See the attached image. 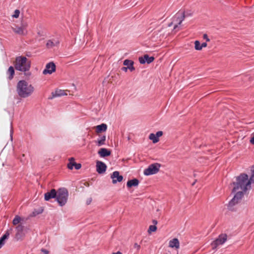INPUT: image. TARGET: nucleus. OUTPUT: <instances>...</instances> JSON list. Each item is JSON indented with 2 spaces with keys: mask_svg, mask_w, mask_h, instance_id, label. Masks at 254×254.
Masks as SVG:
<instances>
[{
  "mask_svg": "<svg viewBox=\"0 0 254 254\" xmlns=\"http://www.w3.org/2000/svg\"><path fill=\"white\" fill-rule=\"evenodd\" d=\"M254 183V180L249 178L248 175L242 173L236 177L235 180L233 182V191H240L246 193L251 188V184Z\"/></svg>",
  "mask_w": 254,
  "mask_h": 254,
  "instance_id": "1",
  "label": "nucleus"
},
{
  "mask_svg": "<svg viewBox=\"0 0 254 254\" xmlns=\"http://www.w3.org/2000/svg\"><path fill=\"white\" fill-rule=\"evenodd\" d=\"M34 87L24 80H20L17 84V92L22 98H26L33 93Z\"/></svg>",
  "mask_w": 254,
  "mask_h": 254,
  "instance_id": "2",
  "label": "nucleus"
},
{
  "mask_svg": "<svg viewBox=\"0 0 254 254\" xmlns=\"http://www.w3.org/2000/svg\"><path fill=\"white\" fill-rule=\"evenodd\" d=\"M31 63L25 57L19 56L15 60V68L16 69L26 71L30 68Z\"/></svg>",
  "mask_w": 254,
  "mask_h": 254,
  "instance_id": "3",
  "label": "nucleus"
},
{
  "mask_svg": "<svg viewBox=\"0 0 254 254\" xmlns=\"http://www.w3.org/2000/svg\"><path fill=\"white\" fill-rule=\"evenodd\" d=\"M68 191L65 188H61L57 191L56 199L61 206L65 204L68 198Z\"/></svg>",
  "mask_w": 254,
  "mask_h": 254,
  "instance_id": "4",
  "label": "nucleus"
},
{
  "mask_svg": "<svg viewBox=\"0 0 254 254\" xmlns=\"http://www.w3.org/2000/svg\"><path fill=\"white\" fill-rule=\"evenodd\" d=\"M232 192L236 193V194L228 204V208L229 209L231 210L235 204L238 203L241 201L245 193L240 191L232 190Z\"/></svg>",
  "mask_w": 254,
  "mask_h": 254,
  "instance_id": "5",
  "label": "nucleus"
},
{
  "mask_svg": "<svg viewBox=\"0 0 254 254\" xmlns=\"http://www.w3.org/2000/svg\"><path fill=\"white\" fill-rule=\"evenodd\" d=\"M160 167V165L158 163L152 164L144 170V174L146 176L155 174L159 172Z\"/></svg>",
  "mask_w": 254,
  "mask_h": 254,
  "instance_id": "6",
  "label": "nucleus"
},
{
  "mask_svg": "<svg viewBox=\"0 0 254 254\" xmlns=\"http://www.w3.org/2000/svg\"><path fill=\"white\" fill-rule=\"evenodd\" d=\"M27 24L26 23H22L21 26L15 25L14 27H12V30L17 34L25 35L27 33Z\"/></svg>",
  "mask_w": 254,
  "mask_h": 254,
  "instance_id": "7",
  "label": "nucleus"
},
{
  "mask_svg": "<svg viewBox=\"0 0 254 254\" xmlns=\"http://www.w3.org/2000/svg\"><path fill=\"white\" fill-rule=\"evenodd\" d=\"M227 239V236L226 234H221L219 237L211 243L213 249H216L218 246L224 244Z\"/></svg>",
  "mask_w": 254,
  "mask_h": 254,
  "instance_id": "8",
  "label": "nucleus"
},
{
  "mask_svg": "<svg viewBox=\"0 0 254 254\" xmlns=\"http://www.w3.org/2000/svg\"><path fill=\"white\" fill-rule=\"evenodd\" d=\"M56 65L53 62L49 63L46 65V68L43 71V74L44 75L51 74L56 71Z\"/></svg>",
  "mask_w": 254,
  "mask_h": 254,
  "instance_id": "9",
  "label": "nucleus"
},
{
  "mask_svg": "<svg viewBox=\"0 0 254 254\" xmlns=\"http://www.w3.org/2000/svg\"><path fill=\"white\" fill-rule=\"evenodd\" d=\"M185 17V12H178L175 17V21L177 22V24H175L174 27V30H176L178 27L179 25H180L182 21L184 20Z\"/></svg>",
  "mask_w": 254,
  "mask_h": 254,
  "instance_id": "10",
  "label": "nucleus"
},
{
  "mask_svg": "<svg viewBox=\"0 0 254 254\" xmlns=\"http://www.w3.org/2000/svg\"><path fill=\"white\" fill-rule=\"evenodd\" d=\"M111 178L112 179V183L114 184H116L117 182H121L123 180V177L120 175L118 171L114 172L111 175Z\"/></svg>",
  "mask_w": 254,
  "mask_h": 254,
  "instance_id": "11",
  "label": "nucleus"
},
{
  "mask_svg": "<svg viewBox=\"0 0 254 254\" xmlns=\"http://www.w3.org/2000/svg\"><path fill=\"white\" fill-rule=\"evenodd\" d=\"M124 65H129V66L122 67V69L126 72L127 71V70L128 69H129L130 71H132L134 70V69H135V68L133 66V62H132L131 60H125L124 61Z\"/></svg>",
  "mask_w": 254,
  "mask_h": 254,
  "instance_id": "12",
  "label": "nucleus"
},
{
  "mask_svg": "<svg viewBox=\"0 0 254 254\" xmlns=\"http://www.w3.org/2000/svg\"><path fill=\"white\" fill-rule=\"evenodd\" d=\"M107 166L105 163L98 161L96 163V170L99 174H103L106 170Z\"/></svg>",
  "mask_w": 254,
  "mask_h": 254,
  "instance_id": "13",
  "label": "nucleus"
},
{
  "mask_svg": "<svg viewBox=\"0 0 254 254\" xmlns=\"http://www.w3.org/2000/svg\"><path fill=\"white\" fill-rule=\"evenodd\" d=\"M154 60V58L153 57H149L148 55H144L143 57L139 58V61L141 64H144L145 63L150 64Z\"/></svg>",
  "mask_w": 254,
  "mask_h": 254,
  "instance_id": "14",
  "label": "nucleus"
},
{
  "mask_svg": "<svg viewBox=\"0 0 254 254\" xmlns=\"http://www.w3.org/2000/svg\"><path fill=\"white\" fill-rule=\"evenodd\" d=\"M69 163L67 164V167L69 169L72 170L73 166L76 170H78L81 167V165L79 163H76L74 162V159L73 158H70L69 159Z\"/></svg>",
  "mask_w": 254,
  "mask_h": 254,
  "instance_id": "15",
  "label": "nucleus"
},
{
  "mask_svg": "<svg viewBox=\"0 0 254 254\" xmlns=\"http://www.w3.org/2000/svg\"><path fill=\"white\" fill-rule=\"evenodd\" d=\"M57 196V191L55 189L51 190L50 191H48L44 194L45 200L48 201L51 198H55Z\"/></svg>",
  "mask_w": 254,
  "mask_h": 254,
  "instance_id": "16",
  "label": "nucleus"
},
{
  "mask_svg": "<svg viewBox=\"0 0 254 254\" xmlns=\"http://www.w3.org/2000/svg\"><path fill=\"white\" fill-rule=\"evenodd\" d=\"M169 247L178 250L180 248V242L177 238H173L169 242Z\"/></svg>",
  "mask_w": 254,
  "mask_h": 254,
  "instance_id": "17",
  "label": "nucleus"
},
{
  "mask_svg": "<svg viewBox=\"0 0 254 254\" xmlns=\"http://www.w3.org/2000/svg\"><path fill=\"white\" fill-rule=\"evenodd\" d=\"M98 153L100 157H105L110 156L111 154V152L110 150L106 148H102L99 149V150L98 152Z\"/></svg>",
  "mask_w": 254,
  "mask_h": 254,
  "instance_id": "18",
  "label": "nucleus"
},
{
  "mask_svg": "<svg viewBox=\"0 0 254 254\" xmlns=\"http://www.w3.org/2000/svg\"><path fill=\"white\" fill-rule=\"evenodd\" d=\"M139 184V181L137 179H133L127 181V186L129 188L132 187H137Z\"/></svg>",
  "mask_w": 254,
  "mask_h": 254,
  "instance_id": "19",
  "label": "nucleus"
},
{
  "mask_svg": "<svg viewBox=\"0 0 254 254\" xmlns=\"http://www.w3.org/2000/svg\"><path fill=\"white\" fill-rule=\"evenodd\" d=\"M95 128L96 129V132L99 133L102 131H105L107 129V126L105 124H102L101 125L96 126Z\"/></svg>",
  "mask_w": 254,
  "mask_h": 254,
  "instance_id": "20",
  "label": "nucleus"
},
{
  "mask_svg": "<svg viewBox=\"0 0 254 254\" xmlns=\"http://www.w3.org/2000/svg\"><path fill=\"white\" fill-rule=\"evenodd\" d=\"M52 94L53 98L67 95L64 90L61 89L57 90L55 92H52Z\"/></svg>",
  "mask_w": 254,
  "mask_h": 254,
  "instance_id": "21",
  "label": "nucleus"
},
{
  "mask_svg": "<svg viewBox=\"0 0 254 254\" xmlns=\"http://www.w3.org/2000/svg\"><path fill=\"white\" fill-rule=\"evenodd\" d=\"M59 44L58 40H48L47 42L46 46L48 48H52L53 47L57 46Z\"/></svg>",
  "mask_w": 254,
  "mask_h": 254,
  "instance_id": "22",
  "label": "nucleus"
},
{
  "mask_svg": "<svg viewBox=\"0 0 254 254\" xmlns=\"http://www.w3.org/2000/svg\"><path fill=\"white\" fill-rule=\"evenodd\" d=\"M106 138V137L105 135H103L100 138H98L96 141H95L96 145L98 146H101L105 144Z\"/></svg>",
  "mask_w": 254,
  "mask_h": 254,
  "instance_id": "23",
  "label": "nucleus"
},
{
  "mask_svg": "<svg viewBox=\"0 0 254 254\" xmlns=\"http://www.w3.org/2000/svg\"><path fill=\"white\" fill-rule=\"evenodd\" d=\"M7 75H8V78L9 79L11 80L12 79V78L13 77V76L14 75V68L12 67V66H10L7 71V72H6Z\"/></svg>",
  "mask_w": 254,
  "mask_h": 254,
  "instance_id": "24",
  "label": "nucleus"
},
{
  "mask_svg": "<svg viewBox=\"0 0 254 254\" xmlns=\"http://www.w3.org/2000/svg\"><path fill=\"white\" fill-rule=\"evenodd\" d=\"M9 234L8 232H6L5 234H4L2 237L0 239V249L4 245L5 239H7Z\"/></svg>",
  "mask_w": 254,
  "mask_h": 254,
  "instance_id": "25",
  "label": "nucleus"
},
{
  "mask_svg": "<svg viewBox=\"0 0 254 254\" xmlns=\"http://www.w3.org/2000/svg\"><path fill=\"white\" fill-rule=\"evenodd\" d=\"M25 236V234L23 232H16L15 234V239L18 240H22Z\"/></svg>",
  "mask_w": 254,
  "mask_h": 254,
  "instance_id": "26",
  "label": "nucleus"
},
{
  "mask_svg": "<svg viewBox=\"0 0 254 254\" xmlns=\"http://www.w3.org/2000/svg\"><path fill=\"white\" fill-rule=\"evenodd\" d=\"M149 138L152 140V142L154 143H157L159 141V138H158L156 135L154 133H151L150 134L149 136Z\"/></svg>",
  "mask_w": 254,
  "mask_h": 254,
  "instance_id": "27",
  "label": "nucleus"
},
{
  "mask_svg": "<svg viewBox=\"0 0 254 254\" xmlns=\"http://www.w3.org/2000/svg\"><path fill=\"white\" fill-rule=\"evenodd\" d=\"M21 221V217L18 215H16L12 221V223L14 225H16Z\"/></svg>",
  "mask_w": 254,
  "mask_h": 254,
  "instance_id": "28",
  "label": "nucleus"
},
{
  "mask_svg": "<svg viewBox=\"0 0 254 254\" xmlns=\"http://www.w3.org/2000/svg\"><path fill=\"white\" fill-rule=\"evenodd\" d=\"M201 45L198 41H195L194 42V48L196 50H201V47H200Z\"/></svg>",
  "mask_w": 254,
  "mask_h": 254,
  "instance_id": "29",
  "label": "nucleus"
},
{
  "mask_svg": "<svg viewBox=\"0 0 254 254\" xmlns=\"http://www.w3.org/2000/svg\"><path fill=\"white\" fill-rule=\"evenodd\" d=\"M24 227L21 224H19L16 227V232H23Z\"/></svg>",
  "mask_w": 254,
  "mask_h": 254,
  "instance_id": "30",
  "label": "nucleus"
},
{
  "mask_svg": "<svg viewBox=\"0 0 254 254\" xmlns=\"http://www.w3.org/2000/svg\"><path fill=\"white\" fill-rule=\"evenodd\" d=\"M157 230V227L155 225H150L149 227L148 232L150 233L151 232H155Z\"/></svg>",
  "mask_w": 254,
  "mask_h": 254,
  "instance_id": "31",
  "label": "nucleus"
},
{
  "mask_svg": "<svg viewBox=\"0 0 254 254\" xmlns=\"http://www.w3.org/2000/svg\"><path fill=\"white\" fill-rule=\"evenodd\" d=\"M19 14H20V11L18 9H16L14 11V14L12 15V17H13L14 18H18L19 16Z\"/></svg>",
  "mask_w": 254,
  "mask_h": 254,
  "instance_id": "32",
  "label": "nucleus"
},
{
  "mask_svg": "<svg viewBox=\"0 0 254 254\" xmlns=\"http://www.w3.org/2000/svg\"><path fill=\"white\" fill-rule=\"evenodd\" d=\"M251 170L252 172L251 179L254 180V165L252 167Z\"/></svg>",
  "mask_w": 254,
  "mask_h": 254,
  "instance_id": "33",
  "label": "nucleus"
},
{
  "mask_svg": "<svg viewBox=\"0 0 254 254\" xmlns=\"http://www.w3.org/2000/svg\"><path fill=\"white\" fill-rule=\"evenodd\" d=\"M156 137L158 138V137L161 136L163 135V132L162 131H158L156 133Z\"/></svg>",
  "mask_w": 254,
  "mask_h": 254,
  "instance_id": "34",
  "label": "nucleus"
},
{
  "mask_svg": "<svg viewBox=\"0 0 254 254\" xmlns=\"http://www.w3.org/2000/svg\"><path fill=\"white\" fill-rule=\"evenodd\" d=\"M250 141L251 144H254V132L252 134V137Z\"/></svg>",
  "mask_w": 254,
  "mask_h": 254,
  "instance_id": "35",
  "label": "nucleus"
},
{
  "mask_svg": "<svg viewBox=\"0 0 254 254\" xmlns=\"http://www.w3.org/2000/svg\"><path fill=\"white\" fill-rule=\"evenodd\" d=\"M133 247H134V248H135V249H137V250H138H138L140 249V245H138V244H137V243H135V244H134Z\"/></svg>",
  "mask_w": 254,
  "mask_h": 254,
  "instance_id": "36",
  "label": "nucleus"
},
{
  "mask_svg": "<svg viewBox=\"0 0 254 254\" xmlns=\"http://www.w3.org/2000/svg\"><path fill=\"white\" fill-rule=\"evenodd\" d=\"M92 198L91 197H89L86 200V204L87 205H89V204H90V203L92 201Z\"/></svg>",
  "mask_w": 254,
  "mask_h": 254,
  "instance_id": "37",
  "label": "nucleus"
},
{
  "mask_svg": "<svg viewBox=\"0 0 254 254\" xmlns=\"http://www.w3.org/2000/svg\"><path fill=\"white\" fill-rule=\"evenodd\" d=\"M203 37L204 39L206 40V41H209V39L208 38V36L206 34H204Z\"/></svg>",
  "mask_w": 254,
  "mask_h": 254,
  "instance_id": "38",
  "label": "nucleus"
},
{
  "mask_svg": "<svg viewBox=\"0 0 254 254\" xmlns=\"http://www.w3.org/2000/svg\"><path fill=\"white\" fill-rule=\"evenodd\" d=\"M42 252H43L44 254H48L49 252L48 251L45 250V249H42L41 250Z\"/></svg>",
  "mask_w": 254,
  "mask_h": 254,
  "instance_id": "39",
  "label": "nucleus"
},
{
  "mask_svg": "<svg viewBox=\"0 0 254 254\" xmlns=\"http://www.w3.org/2000/svg\"><path fill=\"white\" fill-rule=\"evenodd\" d=\"M207 46V43H203L201 45V46L200 47H201V49H202V48H204V47H206Z\"/></svg>",
  "mask_w": 254,
  "mask_h": 254,
  "instance_id": "40",
  "label": "nucleus"
},
{
  "mask_svg": "<svg viewBox=\"0 0 254 254\" xmlns=\"http://www.w3.org/2000/svg\"><path fill=\"white\" fill-rule=\"evenodd\" d=\"M113 254H122L120 252H118L116 253H114Z\"/></svg>",
  "mask_w": 254,
  "mask_h": 254,
  "instance_id": "41",
  "label": "nucleus"
},
{
  "mask_svg": "<svg viewBox=\"0 0 254 254\" xmlns=\"http://www.w3.org/2000/svg\"><path fill=\"white\" fill-rule=\"evenodd\" d=\"M153 223H154V224H157V223L156 220H154V221H153Z\"/></svg>",
  "mask_w": 254,
  "mask_h": 254,
  "instance_id": "42",
  "label": "nucleus"
},
{
  "mask_svg": "<svg viewBox=\"0 0 254 254\" xmlns=\"http://www.w3.org/2000/svg\"><path fill=\"white\" fill-rule=\"evenodd\" d=\"M172 25H173V22H171V23H170L169 24V27H170V26H171Z\"/></svg>",
  "mask_w": 254,
  "mask_h": 254,
  "instance_id": "43",
  "label": "nucleus"
},
{
  "mask_svg": "<svg viewBox=\"0 0 254 254\" xmlns=\"http://www.w3.org/2000/svg\"><path fill=\"white\" fill-rule=\"evenodd\" d=\"M195 182L193 183V184H192V186H193V185L195 184Z\"/></svg>",
  "mask_w": 254,
  "mask_h": 254,
  "instance_id": "44",
  "label": "nucleus"
}]
</instances>
